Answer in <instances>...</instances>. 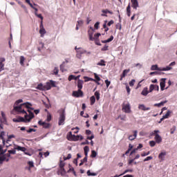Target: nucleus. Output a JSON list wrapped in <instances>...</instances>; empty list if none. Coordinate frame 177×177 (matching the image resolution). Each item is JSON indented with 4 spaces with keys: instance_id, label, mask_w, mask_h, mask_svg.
Returning <instances> with one entry per match:
<instances>
[{
    "instance_id": "1",
    "label": "nucleus",
    "mask_w": 177,
    "mask_h": 177,
    "mask_svg": "<svg viewBox=\"0 0 177 177\" xmlns=\"http://www.w3.org/2000/svg\"><path fill=\"white\" fill-rule=\"evenodd\" d=\"M20 103H23V100L19 99L17 100L14 105V110L18 114H25L24 118L23 117H18L17 118H14L12 121L14 122H30L32 118H34V108H31V104L30 102H26L24 104H20ZM20 104L19 106H18Z\"/></svg>"
},
{
    "instance_id": "2",
    "label": "nucleus",
    "mask_w": 177,
    "mask_h": 177,
    "mask_svg": "<svg viewBox=\"0 0 177 177\" xmlns=\"http://www.w3.org/2000/svg\"><path fill=\"white\" fill-rule=\"evenodd\" d=\"M64 121H66V109H61L59 110V118L58 121V125H64Z\"/></svg>"
},
{
    "instance_id": "3",
    "label": "nucleus",
    "mask_w": 177,
    "mask_h": 177,
    "mask_svg": "<svg viewBox=\"0 0 177 177\" xmlns=\"http://www.w3.org/2000/svg\"><path fill=\"white\" fill-rule=\"evenodd\" d=\"M52 86L55 88L56 84L53 80H50V82H46L44 85V89L45 91H50V89H52Z\"/></svg>"
},
{
    "instance_id": "4",
    "label": "nucleus",
    "mask_w": 177,
    "mask_h": 177,
    "mask_svg": "<svg viewBox=\"0 0 177 177\" xmlns=\"http://www.w3.org/2000/svg\"><path fill=\"white\" fill-rule=\"evenodd\" d=\"M72 95L73 97H82L84 96V92L81 90L75 91L73 92Z\"/></svg>"
},
{
    "instance_id": "5",
    "label": "nucleus",
    "mask_w": 177,
    "mask_h": 177,
    "mask_svg": "<svg viewBox=\"0 0 177 177\" xmlns=\"http://www.w3.org/2000/svg\"><path fill=\"white\" fill-rule=\"evenodd\" d=\"M84 53H86V50H84L82 48H79L78 50H77L76 57L77 59H81Z\"/></svg>"
},
{
    "instance_id": "6",
    "label": "nucleus",
    "mask_w": 177,
    "mask_h": 177,
    "mask_svg": "<svg viewBox=\"0 0 177 177\" xmlns=\"http://www.w3.org/2000/svg\"><path fill=\"white\" fill-rule=\"evenodd\" d=\"M68 140H72L73 142H77V136L73 134V132L69 131L67 135Z\"/></svg>"
},
{
    "instance_id": "7",
    "label": "nucleus",
    "mask_w": 177,
    "mask_h": 177,
    "mask_svg": "<svg viewBox=\"0 0 177 177\" xmlns=\"http://www.w3.org/2000/svg\"><path fill=\"white\" fill-rule=\"evenodd\" d=\"M122 110L124 113L129 114V113H131V104H129V103L124 104L122 106Z\"/></svg>"
},
{
    "instance_id": "8",
    "label": "nucleus",
    "mask_w": 177,
    "mask_h": 177,
    "mask_svg": "<svg viewBox=\"0 0 177 177\" xmlns=\"http://www.w3.org/2000/svg\"><path fill=\"white\" fill-rule=\"evenodd\" d=\"M131 8L135 10H138V8H139V2L138 0H131Z\"/></svg>"
},
{
    "instance_id": "9",
    "label": "nucleus",
    "mask_w": 177,
    "mask_h": 177,
    "mask_svg": "<svg viewBox=\"0 0 177 177\" xmlns=\"http://www.w3.org/2000/svg\"><path fill=\"white\" fill-rule=\"evenodd\" d=\"M38 124L41 127H43V128H45V129H48V128H50V124L42 122V120H39Z\"/></svg>"
},
{
    "instance_id": "10",
    "label": "nucleus",
    "mask_w": 177,
    "mask_h": 177,
    "mask_svg": "<svg viewBox=\"0 0 177 177\" xmlns=\"http://www.w3.org/2000/svg\"><path fill=\"white\" fill-rule=\"evenodd\" d=\"M129 71H131V69H125V70H124L122 73L120 75V81H122V80L124 78H125V77H127V74H128V73H129Z\"/></svg>"
},
{
    "instance_id": "11",
    "label": "nucleus",
    "mask_w": 177,
    "mask_h": 177,
    "mask_svg": "<svg viewBox=\"0 0 177 177\" xmlns=\"http://www.w3.org/2000/svg\"><path fill=\"white\" fill-rule=\"evenodd\" d=\"M88 34H89L90 41H93L94 39H97V38H99V37H100V35H101L100 33H97L94 35V37H93V33H91L90 32H88Z\"/></svg>"
},
{
    "instance_id": "12",
    "label": "nucleus",
    "mask_w": 177,
    "mask_h": 177,
    "mask_svg": "<svg viewBox=\"0 0 177 177\" xmlns=\"http://www.w3.org/2000/svg\"><path fill=\"white\" fill-rule=\"evenodd\" d=\"M165 81H167L166 78H162L160 80V91H164V89H165Z\"/></svg>"
},
{
    "instance_id": "13",
    "label": "nucleus",
    "mask_w": 177,
    "mask_h": 177,
    "mask_svg": "<svg viewBox=\"0 0 177 177\" xmlns=\"http://www.w3.org/2000/svg\"><path fill=\"white\" fill-rule=\"evenodd\" d=\"M1 157H3L4 161L8 162L9 158H10V154L9 152H8L7 153H3V155H1Z\"/></svg>"
},
{
    "instance_id": "14",
    "label": "nucleus",
    "mask_w": 177,
    "mask_h": 177,
    "mask_svg": "<svg viewBox=\"0 0 177 177\" xmlns=\"http://www.w3.org/2000/svg\"><path fill=\"white\" fill-rule=\"evenodd\" d=\"M138 109L139 110H142V111H147L150 110V107H146L145 104H139Z\"/></svg>"
},
{
    "instance_id": "15",
    "label": "nucleus",
    "mask_w": 177,
    "mask_h": 177,
    "mask_svg": "<svg viewBox=\"0 0 177 177\" xmlns=\"http://www.w3.org/2000/svg\"><path fill=\"white\" fill-rule=\"evenodd\" d=\"M136 136H138V131L136 130L133 131V135H131L129 136V140H135V139H136Z\"/></svg>"
},
{
    "instance_id": "16",
    "label": "nucleus",
    "mask_w": 177,
    "mask_h": 177,
    "mask_svg": "<svg viewBox=\"0 0 177 177\" xmlns=\"http://www.w3.org/2000/svg\"><path fill=\"white\" fill-rule=\"evenodd\" d=\"M15 150H18L19 151H26L27 150L26 147H20L18 145H15L14 147Z\"/></svg>"
},
{
    "instance_id": "17",
    "label": "nucleus",
    "mask_w": 177,
    "mask_h": 177,
    "mask_svg": "<svg viewBox=\"0 0 177 177\" xmlns=\"http://www.w3.org/2000/svg\"><path fill=\"white\" fill-rule=\"evenodd\" d=\"M149 93V88L147 87H145L141 93V95H142V96H147Z\"/></svg>"
},
{
    "instance_id": "18",
    "label": "nucleus",
    "mask_w": 177,
    "mask_h": 177,
    "mask_svg": "<svg viewBox=\"0 0 177 177\" xmlns=\"http://www.w3.org/2000/svg\"><path fill=\"white\" fill-rule=\"evenodd\" d=\"M25 1L26 3L29 4V6H30V8H32V9H34V10H35V13L38 12V9L34 7V6L32 5V3H31V1H30V0H25Z\"/></svg>"
},
{
    "instance_id": "19",
    "label": "nucleus",
    "mask_w": 177,
    "mask_h": 177,
    "mask_svg": "<svg viewBox=\"0 0 177 177\" xmlns=\"http://www.w3.org/2000/svg\"><path fill=\"white\" fill-rule=\"evenodd\" d=\"M155 140L157 143H161V142H162V138L158 134H156L155 136Z\"/></svg>"
},
{
    "instance_id": "20",
    "label": "nucleus",
    "mask_w": 177,
    "mask_h": 177,
    "mask_svg": "<svg viewBox=\"0 0 177 177\" xmlns=\"http://www.w3.org/2000/svg\"><path fill=\"white\" fill-rule=\"evenodd\" d=\"M82 85H84V81L83 80H79L77 81V88H78V90H80L82 88Z\"/></svg>"
},
{
    "instance_id": "21",
    "label": "nucleus",
    "mask_w": 177,
    "mask_h": 177,
    "mask_svg": "<svg viewBox=\"0 0 177 177\" xmlns=\"http://www.w3.org/2000/svg\"><path fill=\"white\" fill-rule=\"evenodd\" d=\"M1 122H6V115H5V113L2 111H1Z\"/></svg>"
},
{
    "instance_id": "22",
    "label": "nucleus",
    "mask_w": 177,
    "mask_h": 177,
    "mask_svg": "<svg viewBox=\"0 0 177 177\" xmlns=\"http://www.w3.org/2000/svg\"><path fill=\"white\" fill-rule=\"evenodd\" d=\"M165 156H167V152H161L158 155L159 160H161V161H164V157H165Z\"/></svg>"
},
{
    "instance_id": "23",
    "label": "nucleus",
    "mask_w": 177,
    "mask_h": 177,
    "mask_svg": "<svg viewBox=\"0 0 177 177\" xmlns=\"http://www.w3.org/2000/svg\"><path fill=\"white\" fill-rule=\"evenodd\" d=\"M127 15L128 17H131V3H129L127 7Z\"/></svg>"
},
{
    "instance_id": "24",
    "label": "nucleus",
    "mask_w": 177,
    "mask_h": 177,
    "mask_svg": "<svg viewBox=\"0 0 177 177\" xmlns=\"http://www.w3.org/2000/svg\"><path fill=\"white\" fill-rule=\"evenodd\" d=\"M151 71H161V68H159L158 65H152L151 67Z\"/></svg>"
},
{
    "instance_id": "25",
    "label": "nucleus",
    "mask_w": 177,
    "mask_h": 177,
    "mask_svg": "<svg viewBox=\"0 0 177 177\" xmlns=\"http://www.w3.org/2000/svg\"><path fill=\"white\" fill-rule=\"evenodd\" d=\"M36 89H38L39 91H45V86H44L42 83H40L37 85Z\"/></svg>"
},
{
    "instance_id": "26",
    "label": "nucleus",
    "mask_w": 177,
    "mask_h": 177,
    "mask_svg": "<svg viewBox=\"0 0 177 177\" xmlns=\"http://www.w3.org/2000/svg\"><path fill=\"white\" fill-rule=\"evenodd\" d=\"M84 79L85 80L84 82H88V81H93L94 82H96V80L93 79L92 77L84 76Z\"/></svg>"
},
{
    "instance_id": "27",
    "label": "nucleus",
    "mask_w": 177,
    "mask_h": 177,
    "mask_svg": "<svg viewBox=\"0 0 177 177\" xmlns=\"http://www.w3.org/2000/svg\"><path fill=\"white\" fill-rule=\"evenodd\" d=\"M94 77L96 84H97V85H100V83L99 82V81H100V77H99V75H97L96 73H94Z\"/></svg>"
},
{
    "instance_id": "28",
    "label": "nucleus",
    "mask_w": 177,
    "mask_h": 177,
    "mask_svg": "<svg viewBox=\"0 0 177 177\" xmlns=\"http://www.w3.org/2000/svg\"><path fill=\"white\" fill-rule=\"evenodd\" d=\"M114 39V36L111 35L109 39L102 41V44H107L108 42H111Z\"/></svg>"
},
{
    "instance_id": "29",
    "label": "nucleus",
    "mask_w": 177,
    "mask_h": 177,
    "mask_svg": "<svg viewBox=\"0 0 177 177\" xmlns=\"http://www.w3.org/2000/svg\"><path fill=\"white\" fill-rule=\"evenodd\" d=\"M165 103H167V101H162L160 103L158 104H154V106L155 107H161V106H164V104H165Z\"/></svg>"
},
{
    "instance_id": "30",
    "label": "nucleus",
    "mask_w": 177,
    "mask_h": 177,
    "mask_svg": "<svg viewBox=\"0 0 177 177\" xmlns=\"http://www.w3.org/2000/svg\"><path fill=\"white\" fill-rule=\"evenodd\" d=\"M90 101H91V105L93 106V104H95V102H96V98L95 97L94 95L90 97Z\"/></svg>"
},
{
    "instance_id": "31",
    "label": "nucleus",
    "mask_w": 177,
    "mask_h": 177,
    "mask_svg": "<svg viewBox=\"0 0 177 177\" xmlns=\"http://www.w3.org/2000/svg\"><path fill=\"white\" fill-rule=\"evenodd\" d=\"M158 133H160V131L158 130H154L153 131L150 133V136H156V135H158Z\"/></svg>"
},
{
    "instance_id": "32",
    "label": "nucleus",
    "mask_w": 177,
    "mask_h": 177,
    "mask_svg": "<svg viewBox=\"0 0 177 177\" xmlns=\"http://www.w3.org/2000/svg\"><path fill=\"white\" fill-rule=\"evenodd\" d=\"M39 34H40L41 37H44V35H45V34H46V30H45V28L40 29Z\"/></svg>"
},
{
    "instance_id": "33",
    "label": "nucleus",
    "mask_w": 177,
    "mask_h": 177,
    "mask_svg": "<svg viewBox=\"0 0 177 177\" xmlns=\"http://www.w3.org/2000/svg\"><path fill=\"white\" fill-rule=\"evenodd\" d=\"M97 66H106V61L104 59H101L100 62L97 64Z\"/></svg>"
},
{
    "instance_id": "34",
    "label": "nucleus",
    "mask_w": 177,
    "mask_h": 177,
    "mask_svg": "<svg viewBox=\"0 0 177 177\" xmlns=\"http://www.w3.org/2000/svg\"><path fill=\"white\" fill-rule=\"evenodd\" d=\"M97 100H100V93L99 91H95L94 93Z\"/></svg>"
},
{
    "instance_id": "35",
    "label": "nucleus",
    "mask_w": 177,
    "mask_h": 177,
    "mask_svg": "<svg viewBox=\"0 0 177 177\" xmlns=\"http://www.w3.org/2000/svg\"><path fill=\"white\" fill-rule=\"evenodd\" d=\"M88 176H96L97 175V173H91V170L87 171Z\"/></svg>"
},
{
    "instance_id": "36",
    "label": "nucleus",
    "mask_w": 177,
    "mask_h": 177,
    "mask_svg": "<svg viewBox=\"0 0 177 177\" xmlns=\"http://www.w3.org/2000/svg\"><path fill=\"white\" fill-rule=\"evenodd\" d=\"M169 70H172V67L167 66L166 68H161V71H169Z\"/></svg>"
},
{
    "instance_id": "37",
    "label": "nucleus",
    "mask_w": 177,
    "mask_h": 177,
    "mask_svg": "<svg viewBox=\"0 0 177 177\" xmlns=\"http://www.w3.org/2000/svg\"><path fill=\"white\" fill-rule=\"evenodd\" d=\"M84 150L85 156H88V152L89 151V147L88 146L84 147Z\"/></svg>"
},
{
    "instance_id": "38",
    "label": "nucleus",
    "mask_w": 177,
    "mask_h": 177,
    "mask_svg": "<svg viewBox=\"0 0 177 177\" xmlns=\"http://www.w3.org/2000/svg\"><path fill=\"white\" fill-rule=\"evenodd\" d=\"M28 164L29 165V171L31 169V168H34V162L32 161H29Z\"/></svg>"
},
{
    "instance_id": "39",
    "label": "nucleus",
    "mask_w": 177,
    "mask_h": 177,
    "mask_svg": "<svg viewBox=\"0 0 177 177\" xmlns=\"http://www.w3.org/2000/svg\"><path fill=\"white\" fill-rule=\"evenodd\" d=\"M5 154V151H3V145H0V156Z\"/></svg>"
},
{
    "instance_id": "40",
    "label": "nucleus",
    "mask_w": 177,
    "mask_h": 177,
    "mask_svg": "<svg viewBox=\"0 0 177 177\" xmlns=\"http://www.w3.org/2000/svg\"><path fill=\"white\" fill-rule=\"evenodd\" d=\"M171 111H167V112L166 113V114L165 115H163V118H169V115H171Z\"/></svg>"
},
{
    "instance_id": "41",
    "label": "nucleus",
    "mask_w": 177,
    "mask_h": 177,
    "mask_svg": "<svg viewBox=\"0 0 177 177\" xmlns=\"http://www.w3.org/2000/svg\"><path fill=\"white\" fill-rule=\"evenodd\" d=\"M102 13H104L105 15H106V13H109V15H113V12L110 11V10H109L107 9L102 10Z\"/></svg>"
},
{
    "instance_id": "42",
    "label": "nucleus",
    "mask_w": 177,
    "mask_h": 177,
    "mask_svg": "<svg viewBox=\"0 0 177 177\" xmlns=\"http://www.w3.org/2000/svg\"><path fill=\"white\" fill-rule=\"evenodd\" d=\"M155 86H156V84H151L149 86V93H151L153 92V91H154Z\"/></svg>"
},
{
    "instance_id": "43",
    "label": "nucleus",
    "mask_w": 177,
    "mask_h": 177,
    "mask_svg": "<svg viewBox=\"0 0 177 177\" xmlns=\"http://www.w3.org/2000/svg\"><path fill=\"white\" fill-rule=\"evenodd\" d=\"M35 16H37V17H38L39 19H41V21H44V17H42V15L41 14H38L37 12H35Z\"/></svg>"
},
{
    "instance_id": "44",
    "label": "nucleus",
    "mask_w": 177,
    "mask_h": 177,
    "mask_svg": "<svg viewBox=\"0 0 177 177\" xmlns=\"http://www.w3.org/2000/svg\"><path fill=\"white\" fill-rule=\"evenodd\" d=\"M24 60H26V59L24 58V56H21L20 57V64L21 66H23L24 64Z\"/></svg>"
},
{
    "instance_id": "45",
    "label": "nucleus",
    "mask_w": 177,
    "mask_h": 177,
    "mask_svg": "<svg viewBox=\"0 0 177 177\" xmlns=\"http://www.w3.org/2000/svg\"><path fill=\"white\" fill-rule=\"evenodd\" d=\"M5 135V132L2 131L0 134V139H2L3 145H5V139H3V136Z\"/></svg>"
},
{
    "instance_id": "46",
    "label": "nucleus",
    "mask_w": 177,
    "mask_h": 177,
    "mask_svg": "<svg viewBox=\"0 0 177 177\" xmlns=\"http://www.w3.org/2000/svg\"><path fill=\"white\" fill-rule=\"evenodd\" d=\"M135 82H136L135 79H133V80H131V82H129V85L130 86H133V85H135Z\"/></svg>"
},
{
    "instance_id": "47",
    "label": "nucleus",
    "mask_w": 177,
    "mask_h": 177,
    "mask_svg": "<svg viewBox=\"0 0 177 177\" xmlns=\"http://www.w3.org/2000/svg\"><path fill=\"white\" fill-rule=\"evenodd\" d=\"M97 156V153H96L94 150H93V151H91V157L93 158H95V157H96Z\"/></svg>"
},
{
    "instance_id": "48",
    "label": "nucleus",
    "mask_w": 177,
    "mask_h": 177,
    "mask_svg": "<svg viewBox=\"0 0 177 177\" xmlns=\"http://www.w3.org/2000/svg\"><path fill=\"white\" fill-rule=\"evenodd\" d=\"M133 170L132 169H127L124 171V173H122V174H120V176H122V175H125V174L128 173V172H132Z\"/></svg>"
},
{
    "instance_id": "49",
    "label": "nucleus",
    "mask_w": 177,
    "mask_h": 177,
    "mask_svg": "<svg viewBox=\"0 0 177 177\" xmlns=\"http://www.w3.org/2000/svg\"><path fill=\"white\" fill-rule=\"evenodd\" d=\"M149 146H151V147H154V146H156V141L154 140L150 141Z\"/></svg>"
},
{
    "instance_id": "50",
    "label": "nucleus",
    "mask_w": 177,
    "mask_h": 177,
    "mask_svg": "<svg viewBox=\"0 0 177 177\" xmlns=\"http://www.w3.org/2000/svg\"><path fill=\"white\" fill-rule=\"evenodd\" d=\"M26 132L28 133H31V132H37V130L35 129H29L28 130H26Z\"/></svg>"
},
{
    "instance_id": "51",
    "label": "nucleus",
    "mask_w": 177,
    "mask_h": 177,
    "mask_svg": "<svg viewBox=\"0 0 177 177\" xmlns=\"http://www.w3.org/2000/svg\"><path fill=\"white\" fill-rule=\"evenodd\" d=\"M8 153H10V154H16V149H12V150H8Z\"/></svg>"
},
{
    "instance_id": "52",
    "label": "nucleus",
    "mask_w": 177,
    "mask_h": 177,
    "mask_svg": "<svg viewBox=\"0 0 177 177\" xmlns=\"http://www.w3.org/2000/svg\"><path fill=\"white\" fill-rule=\"evenodd\" d=\"M3 63L2 62V61H0V73L3 71Z\"/></svg>"
},
{
    "instance_id": "53",
    "label": "nucleus",
    "mask_w": 177,
    "mask_h": 177,
    "mask_svg": "<svg viewBox=\"0 0 177 177\" xmlns=\"http://www.w3.org/2000/svg\"><path fill=\"white\" fill-rule=\"evenodd\" d=\"M3 161H5V158L1 157L0 155V167H1V165H2V164H3Z\"/></svg>"
},
{
    "instance_id": "54",
    "label": "nucleus",
    "mask_w": 177,
    "mask_h": 177,
    "mask_svg": "<svg viewBox=\"0 0 177 177\" xmlns=\"http://www.w3.org/2000/svg\"><path fill=\"white\" fill-rule=\"evenodd\" d=\"M71 158V153L68 154L67 157H64V161L70 160Z\"/></svg>"
},
{
    "instance_id": "55",
    "label": "nucleus",
    "mask_w": 177,
    "mask_h": 177,
    "mask_svg": "<svg viewBox=\"0 0 177 177\" xmlns=\"http://www.w3.org/2000/svg\"><path fill=\"white\" fill-rule=\"evenodd\" d=\"M44 45L45 44L43 42H39L40 48L39 47L38 48V50L41 51V49H42V48H44Z\"/></svg>"
},
{
    "instance_id": "56",
    "label": "nucleus",
    "mask_w": 177,
    "mask_h": 177,
    "mask_svg": "<svg viewBox=\"0 0 177 177\" xmlns=\"http://www.w3.org/2000/svg\"><path fill=\"white\" fill-rule=\"evenodd\" d=\"M150 160H153V157L152 156H147L146 158L144 159V162L150 161Z\"/></svg>"
},
{
    "instance_id": "57",
    "label": "nucleus",
    "mask_w": 177,
    "mask_h": 177,
    "mask_svg": "<svg viewBox=\"0 0 177 177\" xmlns=\"http://www.w3.org/2000/svg\"><path fill=\"white\" fill-rule=\"evenodd\" d=\"M105 84L106 85V88H109L110 86V84H111V81H109V80H105Z\"/></svg>"
},
{
    "instance_id": "58",
    "label": "nucleus",
    "mask_w": 177,
    "mask_h": 177,
    "mask_svg": "<svg viewBox=\"0 0 177 177\" xmlns=\"http://www.w3.org/2000/svg\"><path fill=\"white\" fill-rule=\"evenodd\" d=\"M82 24H84V21H83L82 20L77 21V25L79 27H81V26H82Z\"/></svg>"
},
{
    "instance_id": "59",
    "label": "nucleus",
    "mask_w": 177,
    "mask_h": 177,
    "mask_svg": "<svg viewBox=\"0 0 177 177\" xmlns=\"http://www.w3.org/2000/svg\"><path fill=\"white\" fill-rule=\"evenodd\" d=\"M77 141L78 140H82L84 139V137L82 136H76Z\"/></svg>"
},
{
    "instance_id": "60",
    "label": "nucleus",
    "mask_w": 177,
    "mask_h": 177,
    "mask_svg": "<svg viewBox=\"0 0 177 177\" xmlns=\"http://www.w3.org/2000/svg\"><path fill=\"white\" fill-rule=\"evenodd\" d=\"M101 50H102V51L109 50V46L105 45V46L101 49Z\"/></svg>"
},
{
    "instance_id": "61",
    "label": "nucleus",
    "mask_w": 177,
    "mask_h": 177,
    "mask_svg": "<svg viewBox=\"0 0 177 177\" xmlns=\"http://www.w3.org/2000/svg\"><path fill=\"white\" fill-rule=\"evenodd\" d=\"M64 163L63 162V160H60L59 162V168H64Z\"/></svg>"
},
{
    "instance_id": "62",
    "label": "nucleus",
    "mask_w": 177,
    "mask_h": 177,
    "mask_svg": "<svg viewBox=\"0 0 177 177\" xmlns=\"http://www.w3.org/2000/svg\"><path fill=\"white\" fill-rule=\"evenodd\" d=\"M72 80H75V76L71 75L68 77V81H71Z\"/></svg>"
},
{
    "instance_id": "63",
    "label": "nucleus",
    "mask_w": 177,
    "mask_h": 177,
    "mask_svg": "<svg viewBox=\"0 0 177 177\" xmlns=\"http://www.w3.org/2000/svg\"><path fill=\"white\" fill-rule=\"evenodd\" d=\"M54 74L55 75H57V74H59V68H55V69H54Z\"/></svg>"
},
{
    "instance_id": "64",
    "label": "nucleus",
    "mask_w": 177,
    "mask_h": 177,
    "mask_svg": "<svg viewBox=\"0 0 177 177\" xmlns=\"http://www.w3.org/2000/svg\"><path fill=\"white\" fill-rule=\"evenodd\" d=\"M100 23L99 22H96L94 25V27L96 30H97V28H99V26H100Z\"/></svg>"
}]
</instances>
